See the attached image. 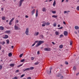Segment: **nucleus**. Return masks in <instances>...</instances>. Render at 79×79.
<instances>
[{
    "instance_id": "a211bd4d",
    "label": "nucleus",
    "mask_w": 79,
    "mask_h": 79,
    "mask_svg": "<svg viewBox=\"0 0 79 79\" xmlns=\"http://www.w3.org/2000/svg\"><path fill=\"white\" fill-rule=\"evenodd\" d=\"M53 6H55L56 5V1H55V0L54 1L53 4Z\"/></svg>"
},
{
    "instance_id": "a19ab883",
    "label": "nucleus",
    "mask_w": 79,
    "mask_h": 79,
    "mask_svg": "<svg viewBox=\"0 0 79 79\" xmlns=\"http://www.w3.org/2000/svg\"><path fill=\"white\" fill-rule=\"evenodd\" d=\"M77 10H78V11H79V6H78L77 7Z\"/></svg>"
},
{
    "instance_id": "5fc2aeb1",
    "label": "nucleus",
    "mask_w": 79,
    "mask_h": 79,
    "mask_svg": "<svg viewBox=\"0 0 79 79\" xmlns=\"http://www.w3.org/2000/svg\"><path fill=\"white\" fill-rule=\"evenodd\" d=\"M25 18H29V17L27 15H26Z\"/></svg>"
},
{
    "instance_id": "3c124183",
    "label": "nucleus",
    "mask_w": 79,
    "mask_h": 79,
    "mask_svg": "<svg viewBox=\"0 0 79 79\" xmlns=\"http://www.w3.org/2000/svg\"><path fill=\"white\" fill-rule=\"evenodd\" d=\"M63 23L64 24V25H66V22L64 21L63 22Z\"/></svg>"
},
{
    "instance_id": "de8ad7c7",
    "label": "nucleus",
    "mask_w": 79,
    "mask_h": 79,
    "mask_svg": "<svg viewBox=\"0 0 79 79\" xmlns=\"http://www.w3.org/2000/svg\"><path fill=\"white\" fill-rule=\"evenodd\" d=\"M63 35L61 34L60 35V37H63Z\"/></svg>"
},
{
    "instance_id": "7c9ffc66",
    "label": "nucleus",
    "mask_w": 79,
    "mask_h": 79,
    "mask_svg": "<svg viewBox=\"0 0 79 79\" xmlns=\"http://www.w3.org/2000/svg\"><path fill=\"white\" fill-rule=\"evenodd\" d=\"M73 70L74 71H76V67L75 66H74L73 68Z\"/></svg>"
},
{
    "instance_id": "39448f33",
    "label": "nucleus",
    "mask_w": 79,
    "mask_h": 79,
    "mask_svg": "<svg viewBox=\"0 0 79 79\" xmlns=\"http://www.w3.org/2000/svg\"><path fill=\"white\" fill-rule=\"evenodd\" d=\"M24 0H20L19 1V6H21V5H22V4H23V2L24 1Z\"/></svg>"
},
{
    "instance_id": "f704fd0d",
    "label": "nucleus",
    "mask_w": 79,
    "mask_h": 79,
    "mask_svg": "<svg viewBox=\"0 0 79 79\" xmlns=\"http://www.w3.org/2000/svg\"><path fill=\"white\" fill-rule=\"evenodd\" d=\"M23 54H21L19 56L20 58H21L23 56Z\"/></svg>"
},
{
    "instance_id": "393cba45",
    "label": "nucleus",
    "mask_w": 79,
    "mask_h": 79,
    "mask_svg": "<svg viewBox=\"0 0 79 79\" xmlns=\"http://www.w3.org/2000/svg\"><path fill=\"white\" fill-rule=\"evenodd\" d=\"M63 46L62 45H61L59 46V48H63Z\"/></svg>"
},
{
    "instance_id": "6e6d98bb",
    "label": "nucleus",
    "mask_w": 79,
    "mask_h": 79,
    "mask_svg": "<svg viewBox=\"0 0 79 79\" xmlns=\"http://www.w3.org/2000/svg\"><path fill=\"white\" fill-rule=\"evenodd\" d=\"M52 43L53 44V45H55V43L54 42H52Z\"/></svg>"
},
{
    "instance_id": "b1692460",
    "label": "nucleus",
    "mask_w": 79,
    "mask_h": 79,
    "mask_svg": "<svg viewBox=\"0 0 79 79\" xmlns=\"http://www.w3.org/2000/svg\"><path fill=\"white\" fill-rule=\"evenodd\" d=\"M8 56H9V57H10V56H12V54L11 53H10L8 54Z\"/></svg>"
},
{
    "instance_id": "6ab92c4d",
    "label": "nucleus",
    "mask_w": 79,
    "mask_h": 79,
    "mask_svg": "<svg viewBox=\"0 0 79 79\" xmlns=\"http://www.w3.org/2000/svg\"><path fill=\"white\" fill-rule=\"evenodd\" d=\"M30 70V69H29V68H28L27 69H25L24 70V71H28L29 70Z\"/></svg>"
},
{
    "instance_id": "cd10ccee",
    "label": "nucleus",
    "mask_w": 79,
    "mask_h": 79,
    "mask_svg": "<svg viewBox=\"0 0 79 79\" xmlns=\"http://www.w3.org/2000/svg\"><path fill=\"white\" fill-rule=\"evenodd\" d=\"M70 12L69 11H65L64 12V14H65V13H68V12Z\"/></svg>"
},
{
    "instance_id": "473e14b6",
    "label": "nucleus",
    "mask_w": 79,
    "mask_h": 79,
    "mask_svg": "<svg viewBox=\"0 0 79 79\" xmlns=\"http://www.w3.org/2000/svg\"><path fill=\"white\" fill-rule=\"evenodd\" d=\"M52 17L53 18H57V16H56V15H53L52 16Z\"/></svg>"
},
{
    "instance_id": "0eeeda50",
    "label": "nucleus",
    "mask_w": 79,
    "mask_h": 79,
    "mask_svg": "<svg viewBox=\"0 0 79 79\" xmlns=\"http://www.w3.org/2000/svg\"><path fill=\"white\" fill-rule=\"evenodd\" d=\"M14 19H15V18H13L10 21L9 23V25H11L12 24H11V22H13Z\"/></svg>"
},
{
    "instance_id": "a878e982",
    "label": "nucleus",
    "mask_w": 79,
    "mask_h": 79,
    "mask_svg": "<svg viewBox=\"0 0 79 79\" xmlns=\"http://www.w3.org/2000/svg\"><path fill=\"white\" fill-rule=\"evenodd\" d=\"M29 69L31 70H32L33 69H34V67H30V68H29Z\"/></svg>"
},
{
    "instance_id": "4be33fe9",
    "label": "nucleus",
    "mask_w": 79,
    "mask_h": 79,
    "mask_svg": "<svg viewBox=\"0 0 79 79\" xmlns=\"http://www.w3.org/2000/svg\"><path fill=\"white\" fill-rule=\"evenodd\" d=\"M75 29H78L79 28V26H76L75 27Z\"/></svg>"
},
{
    "instance_id": "e2e57ef3",
    "label": "nucleus",
    "mask_w": 79,
    "mask_h": 79,
    "mask_svg": "<svg viewBox=\"0 0 79 79\" xmlns=\"http://www.w3.org/2000/svg\"><path fill=\"white\" fill-rule=\"evenodd\" d=\"M74 33H75V34H77V31H74Z\"/></svg>"
},
{
    "instance_id": "412c9836",
    "label": "nucleus",
    "mask_w": 79,
    "mask_h": 79,
    "mask_svg": "<svg viewBox=\"0 0 79 79\" xmlns=\"http://www.w3.org/2000/svg\"><path fill=\"white\" fill-rule=\"evenodd\" d=\"M5 34H6L7 33H10V31L9 30H7V31H5Z\"/></svg>"
},
{
    "instance_id": "ea45409f",
    "label": "nucleus",
    "mask_w": 79,
    "mask_h": 79,
    "mask_svg": "<svg viewBox=\"0 0 79 79\" xmlns=\"http://www.w3.org/2000/svg\"><path fill=\"white\" fill-rule=\"evenodd\" d=\"M70 45H71L72 44H73V42H72V41H70Z\"/></svg>"
},
{
    "instance_id": "37998d69",
    "label": "nucleus",
    "mask_w": 79,
    "mask_h": 79,
    "mask_svg": "<svg viewBox=\"0 0 79 79\" xmlns=\"http://www.w3.org/2000/svg\"><path fill=\"white\" fill-rule=\"evenodd\" d=\"M58 29H63V27H60V28H58Z\"/></svg>"
},
{
    "instance_id": "79ce46f5",
    "label": "nucleus",
    "mask_w": 79,
    "mask_h": 79,
    "mask_svg": "<svg viewBox=\"0 0 79 79\" xmlns=\"http://www.w3.org/2000/svg\"><path fill=\"white\" fill-rule=\"evenodd\" d=\"M12 79H18L17 77H15L12 78Z\"/></svg>"
},
{
    "instance_id": "58836bf2",
    "label": "nucleus",
    "mask_w": 79,
    "mask_h": 79,
    "mask_svg": "<svg viewBox=\"0 0 79 79\" xmlns=\"http://www.w3.org/2000/svg\"><path fill=\"white\" fill-rule=\"evenodd\" d=\"M23 66V64H20V65H18V68H19V67H20V66Z\"/></svg>"
},
{
    "instance_id": "7ed1b4c3",
    "label": "nucleus",
    "mask_w": 79,
    "mask_h": 79,
    "mask_svg": "<svg viewBox=\"0 0 79 79\" xmlns=\"http://www.w3.org/2000/svg\"><path fill=\"white\" fill-rule=\"evenodd\" d=\"M25 34H26L27 35H29V28H27L26 29Z\"/></svg>"
},
{
    "instance_id": "f257e3e1",
    "label": "nucleus",
    "mask_w": 79,
    "mask_h": 79,
    "mask_svg": "<svg viewBox=\"0 0 79 79\" xmlns=\"http://www.w3.org/2000/svg\"><path fill=\"white\" fill-rule=\"evenodd\" d=\"M43 43H44V41H39L38 43L36 44V47H39V45H40L42 44H43Z\"/></svg>"
},
{
    "instance_id": "72a5a7b5",
    "label": "nucleus",
    "mask_w": 79,
    "mask_h": 79,
    "mask_svg": "<svg viewBox=\"0 0 79 79\" xmlns=\"http://www.w3.org/2000/svg\"><path fill=\"white\" fill-rule=\"evenodd\" d=\"M2 20H5V17H3L2 18Z\"/></svg>"
},
{
    "instance_id": "a18cd8bd",
    "label": "nucleus",
    "mask_w": 79,
    "mask_h": 79,
    "mask_svg": "<svg viewBox=\"0 0 79 79\" xmlns=\"http://www.w3.org/2000/svg\"><path fill=\"white\" fill-rule=\"evenodd\" d=\"M34 57H31V60H34Z\"/></svg>"
},
{
    "instance_id": "69168bd1",
    "label": "nucleus",
    "mask_w": 79,
    "mask_h": 79,
    "mask_svg": "<svg viewBox=\"0 0 79 79\" xmlns=\"http://www.w3.org/2000/svg\"><path fill=\"white\" fill-rule=\"evenodd\" d=\"M2 43H3L2 42H0V44H2Z\"/></svg>"
},
{
    "instance_id": "4468645a",
    "label": "nucleus",
    "mask_w": 79,
    "mask_h": 79,
    "mask_svg": "<svg viewBox=\"0 0 79 79\" xmlns=\"http://www.w3.org/2000/svg\"><path fill=\"white\" fill-rule=\"evenodd\" d=\"M37 42H38V41H35L34 42V44H33V45H32V47H34V45H35V44L36 43H37Z\"/></svg>"
},
{
    "instance_id": "423d86ee",
    "label": "nucleus",
    "mask_w": 79,
    "mask_h": 79,
    "mask_svg": "<svg viewBox=\"0 0 79 79\" xmlns=\"http://www.w3.org/2000/svg\"><path fill=\"white\" fill-rule=\"evenodd\" d=\"M3 39H7V38H8V35H3Z\"/></svg>"
},
{
    "instance_id": "2eb2a0df",
    "label": "nucleus",
    "mask_w": 79,
    "mask_h": 79,
    "mask_svg": "<svg viewBox=\"0 0 79 79\" xmlns=\"http://www.w3.org/2000/svg\"><path fill=\"white\" fill-rule=\"evenodd\" d=\"M0 30H2V31H3V30H4V27H3L0 26Z\"/></svg>"
},
{
    "instance_id": "680f3d73",
    "label": "nucleus",
    "mask_w": 79,
    "mask_h": 79,
    "mask_svg": "<svg viewBox=\"0 0 79 79\" xmlns=\"http://www.w3.org/2000/svg\"><path fill=\"white\" fill-rule=\"evenodd\" d=\"M58 27H60V25H58Z\"/></svg>"
},
{
    "instance_id": "864d4df0",
    "label": "nucleus",
    "mask_w": 79,
    "mask_h": 79,
    "mask_svg": "<svg viewBox=\"0 0 79 79\" xmlns=\"http://www.w3.org/2000/svg\"><path fill=\"white\" fill-rule=\"evenodd\" d=\"M2 68V66L1 65H0V69H1Z\"/></svg>"
},
{
    "instance_id": "bb28decb",
    "label": "nucleus",
    "mask_w": 79,
    "mask_h": 79,
    "mask_svg": "<svg viewBox=\"0 0 79 79\" xmlns=\"http://www.w3.org/2000/svg\"><path fill=\"white\" fill-rule=\"evenodd\" d=\"M43 24H42V27H45V25L44 24V23L43 22Z\"/></svg>"
},
{
    "instance_id": "aec40b11",
    "label": "nucleus",
    "mask_w": 79,
    "mask_h": 79,
    "mask_svg": "<svg viewBox=\"0 0 79 79\" xmlns=\"http://www.w3.org/2000/svg\"><path fill=\"white\" fill-rule=\"evenodd\" d=\"M55 34H56V35H59V32H58V31H56Z\"/></svg>"
},
{
    "instance_id": "49530a36",
    "label": "nucleus",
    "mask_w": 79,
    "mask_h": 79,
    "mask_svg": "<svg viewBox=\"0 0 79 79\" xmlns=\"http://www.w3.org/2000/svg\"><path fill=\"white\" fill-rule=\"evenodd\" d=\"M56 26V23H54L53 25V26H54V27H55V26Z\"/></svg>"
},
{
    "instance_id": "603ef678",
    "label": "nucleus",
    "mask_w": 79,
    "mask_h": 79,
    "mask_svg": "<svg viewBox=\"0 0 79 79\" xmlns=\"http://www.w3.org/2000/svg\"><path fill=\"white\" fill-rule=\"evenodd\" d=\"M37 54L38 55H39L40 54V52H39V51H38L37 52Z\"/></svg>"
},
{
    "instance_id": "5701e85b",
    "label": "nucleus",
    "mask_w": 79,
    "mask_h": 79,
    "mask_svg": "<svg viewBox=\"0 0 79 79\" xmlns=\"http://www.w3.org/2000/svg\"><path fill=\"white\" fill-rule=\"evenodd\" d=\"M15 66V64H10V66L11 67H13Z\"/></svg>"
},
{
    "instance_id": "2f4dec72",
    "label": "nucleus",
    "mask_w": 79,
    "mask_h": 79,
    "mask_svg": "<svg viewBox=\"0 0 79 79\" xmlns=\"http://www.w3.org/2000/svg\"><path fill=\"white\" fill-rule=\"evenodd\" d=\"M6 43H7V44H9V40H6Z\"/></svg>"
},
{
    "instance_id": "dca6fc26",
    "label": "nucleus",
    "mask_w": 79,
    "mask_h": 79,
    "mask_svg": "<svg viewBox=\"0 0 79 79\" xmlns=\"http://www.w3.org/2000/svg\"><path fill=\"white\" fill-rule=\"evenodd\" d=\"M35 16L36 17H37V16H38V10L37 9L36 10Z\"/></svg>"
},
{
    "instance_id": "6e6552de",
    "label": "nucleus",
    "mask_w": 79,
    "mask_h": 79,
    "mask_svg": "<svg viewBox=\"0 0 79 79\" xmlns=\"http://www.w3.org/2000/svg\"><path fill=\"white\" fill-rule=\"evenodd\" d=\"M52 67H51L50 68V72L48 70L47 71V74H50L51 73V71H52Z\"/></svg>"
},
{
    "instance_id": "9b49d317",
    "label": "nucleus",
    "mask_w": 79,
    "mask_h": 79,
    "mask_svg": "<svg viewBox=\"0 0 79 79\" xmlns=\"http://www.w3.org/2000/svg\"><path fill=\"white\" fill-rule=\"evenodd\" d=\"M46 8L45 7H43L42 9V11H43V12H45L46 11Z\"/></svg>"
},
{
    "instance_id": "c85d7f7f",
    "label": "nucleus",
    "mask_w": 79,
    "mask_h": 79,
    "mask_svg": "<svg viewBox=\"0 0 79 79\" xmlns=\"http://www.w3.org/2000/svg\"><path fill=\"white\" fill-rule=\"evenodd\" d=\"M15 23H19V20H16Z\"/></svg>"
},
{
    "instance_id": "e433bc0d",
    "label": "nucleus",
    "mask_w": 79,
    "mask_h": 79,
    "mask_svg": "<svg viewBox=\"0 0 79 79\" xmlns=\"http://www.w3.org/2000/svg\"><path fill=\"white\" fill-rule=\"evenodd\" d=\"M24 76H25V74H23L20 77H23Z\"/></svg>"
},
{
    "instance_id": "9d476101",
    "label": "nucleus",
    "mask_w": 79,
    "mask_h": 79,
    "mask_svg": "<svg viewBox=\"0 0 79 79\" xmlns=\"http://www.w3.org/2000/svg\"><path fill=\"white\" fill-rule=\"evenodd\" d=\"M39 32H35L34 34V35H35V36H37V35H39Z\"/></svg>"
},
{
    "instance_id": "f03ea898",
    "label": "nucleus",
    "mask_w": 79,
    "mask_h": 79,
    "mask_svg": "<svg viewBox=\"0 0 79 79\" xmlns=\"http://www.w3.org/2000/svg\"><path fill=\"white\" fill-rule=\"evenodd\" d=\"M44 50L45 51H47L48 52H50L51 50V49L49 48H46L44 49Z\"/></svg>"
},
{
    "instance_id": "8fccbe9b",
    "label": "nucleus",
    "mask_w": 79,
    "mask_h": 79,
    "mask_svg": "<svg viewBox=\"0 0 79 79\" xmlns=\"http://www.w3.org/2000/svg\"><path fill=\"white\" fill-rule=\"evenodd\" d=\"M5 44V41H3L2 42V45H4V44Z\"/></svg>"
},
{
    "instance_id": "f3484780",
    "label": "nucleus",
    "mask_w": 79,
    "mask_h": 79,
    "mask_svg": "<svg viewBox=\"0 0 79 79\" xmlns=\"http://www.w3.org/2000/svg\"><path fill=\"white\" fill-rule=\"evenodd\" d=\"M35 9H34L31 12V13H32V15H34V13H35Z\"/></svg>"
},
{
    "instance_id": "c756f323",
    "label": "nucleus",
    "mask_w": 79,
    "mask_h": 79,
    "mask_svg": "<svg viewBox=\"0 0 79 79\" xmlns=\"http://www.w3.org/2000/svg\"><path fill=\"white\" fill-rule=\"evenodd\" d=\"M39 64V62H37L35 63V65Z\"/></svg>"
},
{
    "instance_id": "c03bdc74",
    "label": "nucleus",
    "mask_w": 79,
    "mask_h": 79,
    "mask_svg": "<svg viewBox=\"0 0 79 79\" xmlns=\"http://www.w3.org/2000/svg\"><path fill=\"white\" fill-rule=\"evenodd\" d=\"M65 64H68V62L67 61H65Z\"/></svg>"
},
{
    "instance_id": "052dcab7",
    "label": "nucleus",
    "mask_w": 79,
    "mask_h": 79,
    "mask_svg": "<svg viewBox=\"0 0 79 79\" xmlns=\"http://www.w3.org/2000/svg\"><path fill=\"white\" fill-rule=\"evenodd\" d=\"M1 10L2 11H3V8H1Z\"/></svg>"
},
{
    "instance_id": "f8f14e48",
    "label": "nucleus",
    "mask_w": 79,
    "mask_h": 79,
    "mask_svg": "<svg viewBox=\"0 0 79 79\" xmlns=\"http://www.w3.org/2000/svg\"><path fill=\"white\" fill-rule=\"evenodd\" d=\"M64 34L65 36L68 35V32L67 31H64Z\"/></svg>"
},
{
    "instance_id": "ddd939ff",
    "label": "nucleus",
    "mask_w": 79,
    "mask_h": 79,
    "mask_svg": "<svg viewBox=\"0 0 79 79\" xmlns=\"http://www.w3.org/2000/svg\"><path fill=\"white\" fill-rule=\"evenodd\" d=\"M57 77H60V79H63V76L61 75L60 74H59V75L57 76Z\"/></svg>"
},
{
    "instance_id": "13d9d810",
    "label": "nucleus",
    "mask_w": 79,
    "mask_h": 79,
    "mask_svg": "<svg viewBox=\"0 0 79 79\" xmlns=\"http://www.w3.org/2000/svg\"><path fill=\"white\" fill-rule=\"evenodd\" d=\"M79 72H78V73H77L76 74V75L78 76V75H79Z\"/></svg>"
},
{
    "instance_id": "1a4fd4ad",
    "label": "nucleus",
    "mask_w": 79,
    "mask_h": 79,
    "mask_svg": "<svg viewBox=\"0 0 79 79\" xmlns=\"http://www.w3.org/2000/svg\"><path fill=\"white\" fill-rule=\"evenodd\" d=\"M44 22V24L45 25V26H49L50 25V23L48 22L46 23V22L43 21Z\"/></svg>"
},
{
    "instance_id": "338daca9",
    "label": "nucleus",
    "mask_w": 79,
    "mask_h": 79,
    "mask_svg": "<svg viewBox=\"0 0 79 79\" xmlns=\"http://www.w3.org/2000/svg\"><path fill=\"white\" fill-rule=\"evenodd\" d=\"M6 23H8V21H9V20H6Z\"/></svg>"
},
{
    "instance_id": "bf43d9fd",
    "label": "nucleus",
    "mask_w": 79,
    "mask_h": 79,
    "mask_svg": "<svg viewBox=\"0 0 79 79\" xmlns=\"http://www.w3.org/2000/svg\"><path fill=\"white\" fill-rule=\"evenodd\" d=\"M2 50V46H0V50Z\"/></svg>"
},
{
    "instance_id": "c9c22d12",
    "label": "nucleus",
    "mask_w": 79,
    "mask_h": 79,
    "mask_svg": "<svg viewBox=\"0 0 79 79\" xmlns=\"http://www.w3.org/2000/svg\"><path fill=\"white\" fill-rule=\"evenodd\" d=\"M52 13H53V14H55L56 13V11H52Z\"/></svg>"
},
{
    "instance_id": "4d7b16f0",
    "label": "nucleus",
    "mask_w": 79,
    "mask_h": 79,
    "mask_svg": "<svg viewBox=\"0 0 79 79\" xmlns=\"http://www.w3.org/2000/svg\"><path fill=\"white\" fill-rule=\"evenodd\" d=\"M27 79H31V78L30 77H29L27 78Z\"/></svg>"
},
{
    "instance_id": "4c0bfd02",
    "label": "nucleus",
    "mask_w": 79,
    "mask_h": 79,
    "mask_svg": "<svg viewBox=\"0 0 79 79\" xmlns=\"http://www.w3.org/2000/svg\"><path fill=\"white\" fill-rule=\"evenodd\" d=\"M24 61H25V60L23 59L21 60V62H24Z\"/></svg>"
},
{
    "instance_id": "09e8293b",
    "label": "nucleus",
    "mask_w": 79,
    "mask_h": 79,
    "mask_svg": "<svg viewBox=\"0 0 79 79\" xmlns=\"http://www.w3.org/2000/svg\"><path fill=\"white\" fill-rule=\"evenodd\" d=\"M16 73H18L19 72V70H17L15 71Z\"/></svg>"
},
{
    "instance_id": "20e7f679",
    "label": "nucleus",
    "mask_w": 79,
    "mask_h": 79,
    "mask_svg": "<svg viewBox=\"0 0 79 79\" xmlns=\"http://www.w3.org/2000/svg\"><path fill=\"white\" fill-rule=\"evenodd\" d=\"M14 29L15 30H16V31H17L18 30H19L20 29V28H19V27H18L17 25H15L14 26Z\"/></svg>"
},
{
    "instance_id": "774afa93",
    "label": "nucleus",
    "mask_w": 79,
    "mask_h": 79,
    "mask_svg": "<svg viewBox=\"0 0 79 79\" xmlns=\"http://www.w3.org/2000/svg\"><path fill=\"white\" fill-rule=\"evenodd\" d=\"M64 0H62V1H61V2H64Z\"/></svg>"
},
{
    "instance_id": "0e129e2a",
    "label": "nucleus",
    "mask_w": 79,
    "mask_h": 79,
    "mask_svg": "<svg viewBox=\"0 0 79 79\" xmlns=\"http://www.w3.org/2000/svg\"><path fill=\"white\" fill-rule=\"evenodd\" d=\"M13 47H14V46H11V48H13Z\"/></svg>"
}]
</instances>
